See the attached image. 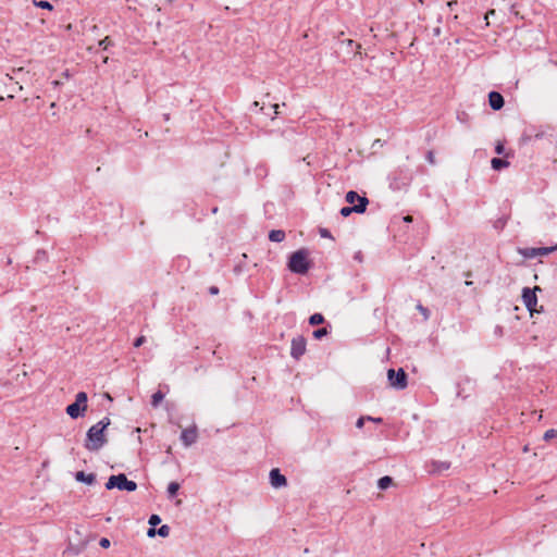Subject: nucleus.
Here are the masks:
<instances>
[{
    "label": "nucleus",
    "mask_w": 557,
    "mask_h": 557,
    "mask_svg": "<svg viewBox=\"0 0 557 557\" xmlns=\"http://www.w3.org/2000/svg\"><path fill=\"white\" fill-rule=\"evenodd\" d=\"M368 421H372V422H375V423H382V418H373V417H366Z\"/></svg>",
    "instance_id": "obj_38"
},
{
    "label": "nucleus",
    "mask_w": 557,
    "mask_h": 557,
    "mask_svg": "<svg viewBox=\"0 0 557 557\" xmlns=\"http://www.w3.org/2000/svg\"><path fill=\"white\" fill-rule=\"evenodd\" d=\"M156 534H158V533H157V530H156V529H153V528H150V529L148 530V532H147V535H148L149 537H153Z\"/></svg>",
    "instance_id": "obj_39"
},
{
    "label": "nucleus",
    "mask_w": 557,
    "mask_h": 557,
    "mask_svg": "<svg viewBox=\"0 0 557 557\" xmlns=\"http://www.w3.org/2000/svg\"><path fill=\"white\" fill-rule=\"evenodd\" d=\"M157 533L161 537H166L170 534V527L168 524H163L157 530Z\"/></svg>",
    "instance_id": "obj_26"
},
{
    "label": "nucleus",
    "mask_w": 557,
    "mask_h": 557,
    "mask_svg": "<svg viewBox=\"0 0 557 557\" xmlns=\"http://www.w3.org/2000/svg\"><path fill=\"white\" fill-rule=\"evenodd\" d=\"M277 108H278V104H275V106H274L275 114H277Z\"/></svg>",
    "instance_id": "obj_45"
},
{
    "label": "nucleus",
    "mask_w": 557,
    "mask_h": 557,
    "mask_svg": "<svg viewBox=\"0 0 557 557\" xmlns=\"http://www.w3.org/2000/svg\"><path fill=\"white\" fill-rule=\"evenodd\" d=\"M87 399H88L87 394L85 392H79L76 394L74 403L82 406V411H86L87 410Z\"/></svg>",
    "instance_id": "obj_17"
},
{
    "label": "nucleus",
    "mask_w": 557,
    "mask_h": 557,
    "mask_svg": "<svg viewBox=\"0 0 557 557\" xmlns=\"http://www.w3.org/2000/svg\"><path fill=\"white\" fill-rule=\"evenodd\" d=\"M34 4L38 8H41V9H46V10H52L53 7L50 2L48 1H44V0H40V1H37V0H34Z\"/></svg>",
    "instance_id": "obj_25"
},
{
    "label": "nucleus",
    "mask_w": 557,
    "mask_h": 557,
    "mask_svg": "<svg viewBox=\"0 0 557 557\" xmlns=\"http://www.w3.org/2000/svg\"><path fill=\"white\" fill-rule=\"evenodd\" d=\"M346 201L352 206L360 203V200L368 199L364 196H359L356 191L350 190L346 194Z\"/></svg>",
    "instance_id": "obj_14"
},
{
    "label": "nucleus",
    "mask_w": 557,
    "mask_h": 557,
    "mask_svg": "<svg viewBox=\"0 0 557 557\" xmlns=\"http://www.w3.org/2000/svg\"><path fill=\"white\" fill-rule=\"evenodd\" d=\"M431 471L433 473H440L442 471H446L449 469L450 463L447 461H432L431 463Z\"/></svg>",
    "instance_id": "obj_13"
},
{
    "label": "nucleus",
    "mask_w": 557,
    "mask_h": 557,
    "mask_svg": "<svg viewBox=\"0 0 557 557\" xmlns=\"http://www.w3.org/2000/svg\"><path fill=\"white\" fill-rule=\"evenodd\" d=\"M491 164L494 170L498 171L504 168H507L509 165V162L504 159L494 158V159H492Z\"/></svg>",
    "instance_id": "obj_18"
},
{
    "label": "nucleus",
    "mask_w": 557,
    "mask_h": 557,
    "mask_svg": "<svg viewBox=\"0 0 557 557\" xmlns=\"http://www.w3.org/2000/svg\"><path fill=\"white\" fill-rule=\"evenodd\" d=\"M22 71H23V69H22V67H18L17 70H14L13 72H14V73H15V72H16V73H20V72H22Z\"/></svg>",
    "instance_id": "obj_44"
},
{
    "label": "nucleus",
    "mask_w": 557,
    "mask_h": 557,
    "mask_svg": "<svg viewBox=\"0 0 557 557\" xmlns=\"http://www.w3.org/2000/svg\"><path fill=\"white\" fill-rule=\"evenodd\" d=\"M111 40L109 37H106L104 39L99 41V46L102 47V49H107L111 45Z\"/></svg>",
    "instance_id": "obj_29"
},
{
    "label": "nucleus",
    "mask_w": 557,
    "mask_h": 557,
    "mask_svg": "<svg viewBox=\"0 0 557 557\" xmlns=\"http://www.w3.org/2000/svg\"><path fill=\"white\" fill-rule=\"evenodd\" d=\"M84 412L85 411H82V406L76 403H73L66 407V413L72 419H77L78 417L83 416Z\"/></svg>",
    "instance_id": "obj_12"
},
{
    "label": "nucleus",
    "mask_w": 557,
    "mask_h": 557,
    "mask_svg": "<svg viewBox=\"0 0 557 557\" xmlns=\"http://www.w3.org/2000/svg\"><path fill=\"white\" fill-rule=\"evenodd\" d=\"M164 394L161 391L156 392L151 397V405L153 407H158L159 404L163 400Z\"/></svg>",
    "instance_id": "obj_22"
},
{
    "label": "nucleus",
    "mask_w": 557,
    "mask_h": 557,
    "mask_svg": "<svg viewBox=\"0 0 557 557\" xmlns=\"http://www.w3.org/2000/svg\"><path fill=\"white\" fill-rule=\"evenodd\" d=\"M543 438L545 441H550L553 438H557V430H554V429H549L547 430L545 433H544V436Z\"/></svg>",
    "instance_id": "obj_27"
},
{
    "label": "nucleus",
    "mask_w": 557,
    "mask_h": 557,
    "mask_svg": "<svg viewBox=\"0 0 557 557\" xmlns=\"http://www.w3.org/2000/svg\"><path fill=\"white\" fill-rule=\"evenodd\" d=\"M306 351V339L302 336H297L292 341L290 355L298 360Z\"/></svg>",
    "instance_id": "obj_7"
},
{
    "label": "nucleus",
    "mask_w": 557,
    "mask_h": 557,
    "mask_svg": "<svg viewBox=\"0 0 557 557\" xmlns=\"http://www.w3.org/2000/svg\"><path fill=\"white\" fill-rule=\"evenodd\" d=\"M364 421H367V418H366V417H360V418L357 420V422H356V426H357L358 429H361V428L363 426V424H364Z\"/></svg>",
    "instance_id": "obj_37"
},
{
    "label": "nucleus",
    "mask_w": 557,
    "mask_h": 557,
    "mask_svg": "<svg viewBox=\"0 0 557 557\" xmlns=\"http://www.w3.org/2000/svg\"><path fill=\"white\" fill-rule=\"evenodd\" d=\"M180 490V484L177 482H171L168 485V495L170 498L174 497Z\"/></svg>",
    "instance_id": "obj_21"
},
{
    "label": "nucleus",
    "mask_w": 557,
    "mask_h": 557,
    "mask_svg": "<svg viewBox=\"0 0 557 557\" xmlns=\"http://www.w3.org/2000/svg\"><path fill=\"white\" fill-rule=\"evenodd\" d=\"M327 334H329V330L326 327H321L313 332V337L315 339H321L322 337L326 336Z\"/></svg>",
    "instance_id": "obj_24"
},
{
    "label": "nucleus",
    "mask_w": 557,
    "mask_h": 557,
    "mask_svg": "<svg viewBox=\"0 0 557 557\" xmlns=\"http://www.w3.org/2000/svg\"><path fill=\"white\" fill-rule=\"evenodd\" d=\"M75 479L88 485H92L96 482V475L94 473H85L84 471L76 472Z\"/></svg>",
    "instance_id": "obj_11"
},
{
    "label": "nucleus",
    "mask_w": 557,
    "mask_h": 557,
    "mask_svg": "<svg viewBox=\"0 0 557 557\" xmlns=\"http://www.w3.org/2000/svg\"><path fill=\"white\" fill-rule=\"evenodd\" d=\"M404 221L407 222V223L412 222V216L411 215H406L404 218Z\"/></svg>",
    "instance_id": "obj_42"
},
{
    "label": "nucleus",
    "mask_w": 557,
    "mask_h": 557,
    "mask_svg": "<svg viewBox=\"0 0 557 557\" xmlns=\"http://www.w3.org/2000/svg\"><path fill=\"white\" fill-rule=\"evenodd\" d=\"M161 522V518L158 515H151L148 523L152 527L158 525Z\"/></svg>",
    "instance_id": "obj_28"
},
{
    "label": "nucleus",
    "mask_w": 557,
    "mask_h": 557,
    "mask_svg": "<svg viewBox=\"0 0 557 557\" xmlns=\"http://www.w3.org/2000/svg\"><path fill=\"white\" fill-rule=\"evenodd\" d=\"M387 379L389 385L396 389H405L407 387V374L401 368L398 371L389 369L387 371Z\"/></svg>",
    "instance_id": "obj_4"
},
{
    "label": "nucleus",
    "mask_w": 557,
    "mask_h": 557,
    "mask_svg": "<svg viewBox=\"0 0 557 557\" xmlns=\"http://www.w3.org/2000/svg\"><path fill=\"white\" fill-rule=\"evenodd\" d=\"M354 258H355V260L361 262L362 261V253L360 251H358V252L355 253Z\"/></svg>",
    "instance_id": "obj_40"
},
{
    "label": "nucleus",
    "mask_w": 557,
    "mask_h": 557,
    "mask_svg": "<svg viewBox=\"0 0 557 557\" xmlns=\"http://www.w3.org/2000/svg\"><path fill=\"white\" fill-rule=\"evenodd\" d=\"M285 238V232L282 230H272L269 234V239L271 242L281 243Z\"/></svg>",
    "instance_id": "obj_16"
},
{
    "label": "nucleus",
    "mask_w": 557,
    "mask_h": 557,
    "mask_svg": "<svg viewBox=\"0 0 557 557\" xmlns=\"http://www.w3.org/2000/svg\"><path fill=\"white\" fill-rule=\"evenodd\" d=\"M107 490L117 488L120 491L134 492L137 488V484L126 478L125 474L120 473L117 475H111L107 483Z\"/></svg>",
    "instance_id": "obj_3"
},
{
    "label": "nucleus",
    "mask_w": 557,
    "mask_h": 557,
    "mask_svg": "<svg viewBox=\"0 0 557 557\" xmlns=\"http://www.w3.org/2000/svg\"><path fill=\"white\" fill-rule=\"evenodd\" d=\"M308 251L299 249L292 253L288 261V269L296 274H306L309 270Z\"/></svg>",
    "instance_id": "obj_2"
},
{
    "label": "nucleus",
    "mask_w": 557,
    "mask_h": 557,
    "mask_svg": "<svg viewBox=\"0 0 557 557\" xmlns=\"http://www.w3.org/2000/svg\"><path fill=\"white\" fill-rule=\"evenodd\" d=\"M146 338L145 336H139L138 338H136V341L134 342V346L135 347H140L144 343H145Z\"/></svg>",
    "instance_id": "obj_35"
},
{
    "label": "nucleus",
    "mask_w": 557,
    "mask_h": 557,
    "mask_svg": "<svg viewBox=\"0 0 557 557\" xmlns=\"http://www.w3.org/2000/svg\"><path fill=\"white\" fill-rule=\"evenodd\" d=\"M488 103L493 110H500L504 107V98L497 91H491L488 94Z\"/></svg>",
    "instance_id": "obj_10"
},
{
    "label": "nucleus",
    "mask_w": 557,
    "mask_h": 557,
    "mask_svg": "<svg viewBox=\"0 0 557 557\" xmlns=\"http://www.w3.org/2000/svg\"><path fill=\"white\" fill-rule=\"evenodd\" d=\"M270 483L272 487L274 488H281L283 486H286L287 480L286 478L280 472L278 469H272L270 471Z\"/></svg>",
    "instance_id": "obj_9"
},
{
    "label": "nucleus",
    "mask_w": 557,
    "mask_h": 557,
    "mask_svg": "<svg viewBox=\"0 0 557 557\" xmlns=\"http://www.w3.org/2000/svg\"><path fill=\"white\" fill-rule=\"evenodd\" d=\"M518 252L524 257L525 259H533V258H536L539 257L537 256V250L536 248L534 247H528V248H519L518 249Z\"/></svg>",
    "instance_id": "obj_15"
},
{
    "label": "nucleus",
    "mask_w": 557,
    "mask_h": 557,
    "mask_svg": "<svg viewBox=\"0 0 557 557\" xmlns=\"http://www.w3.org/2000/svg\"><path fill=\"white\" fill-rule=\"evenodd\" d=\"M368 203H369L368 199L360 200V203H357V205L351 206V207H344V208H342L341 209V214L346 218V216L350 215L352 212H355V213H363L367 210Z\"/></svg>",
    "instance_id": "obj_8"
},
{
    "label": "nucleus",
    "mask_w": 557,
    "mask_h": 557,
    "mask_svg": "<svg viewBox=\"0 0 557 557\" xmlns=\"http://www.w3.org/2000/svg\"><path fill=\"white\" fill-rule=\"evenodd\" d=\"M392 483L393 479L388 475H385L377 481V486L380 490H386L392 485Z\"/></svg>",
    "instance_id": "obj_19"
},
{
    "label": "nucleus",
    "mask_w": 557,
    "mask_h": 557,
    "mask_svg": "<svg viewBox=\"0 0 557 557\" xmlns=\"http://www.w3.org/2000/svg\"><path fill=\"white\" fill-rule=\"evenodd\" d=\"M426 160L430 164H435V156H434L433 151H429L426 153Z\"/></svg>",
    "instance_id": "obj_31"
},
{
    "label": "nucleus",
    "mask_w": 557,
    "mask_h": 557,
    "mask_svg": "<svg viewBox=\"0 0 557 557\" xmlns=\"http://www.w3.org/2000/svg\"><path fill=\"white\" fill-rule=\"evenodd\" d=\"M537 290H541L539 286H535L533 289L529 287H524L522 289V301L524 306L528 308V310L531 312V314L533 312H539V310L536 309L537 297L535 294Z\"/></svg>",
    "instance_id": "obj_5"
},
{
    "label": "nucleus",
    "mask_w": 557,
    "mask_h": 557,
    "mask_svg": "<svg viewBox=\"0 0 557 557\" xmlns=\"http://www.w3.org/2000/svg\"><path fill=\"white\" fill-rule=\"evenodd\" d=\"M198 430L194 424L187 429H184L181 433V441L185 447H189L197 442Z\"/></svg>",
    "instance_id": "obj_6"
},
{
    "label": "nucleus",
    "mask_w": 557,
    "mask_h": 557,
    "mask_svg": "<svg viewBox=\"0 0 557 557\" xmlns=\"http://www.w3.org/2000/svg\"><path fill=\"white\" fill-rule=\"evenodd\" d=\"M46 257V252L45 251H38L37 252V259H42Z\"/></svg>",
    "instance_id": "obj_41"
},
{
    "label": "nucleus",
    "mask_w": 557,
    "mask_h": 557,
    "mask_svg": "<svg viewBox=\"0 0 557 557\" xmlns=\"http://www.w3.org/2000/svg\"><path fill=\"white\" fill-rule=\"evenodd\" d=\"M492 15H495V10H488L484 16V20L486 21L485 25L488 26L490 23H488V18L492 17Z\"/></svg>",
    "instance_id": "obj_33"
},
{
    "label": "nucleus",
    "mask_w": 557,
    "mask_h": 557,
    "mask_svg": "<svg viewBox=\"0 0 557 557\" xmlns=\"http://www.w3.org/2000/svg\"><path fill=\"white\" fill-rule=\"evenodd\" d=\"M536 250H537V256H547L552 252L557 251V245L552 246V247H539V248H536Z\"/></svg>",
    "instance_id": "obj_20"
},
{
    "label": "nucleus",
    "mask_w": 557,
    "mask_h": 557,
    "mask_svg": "<svg viewBox=\"0 0 557 557\" xmlns=\"http://www.w3.org/2000/svg\"><path fill=\"white\" fill-rule=\"evenodd\" d=\"M319 233H320L321 237H324V238L332 237L330 231L326 228H320Z\"/></svg>",
    "instance_id": "obj_32"
},
{
    "label": "nucleus",
    "mask_w": 557,
    "mask_h": 557,
    "mask_svg": "<svg viewBox=\"0 0 557 557\" xmlns=\"http://www.w3.org/2000/svg\"><path fill=\"white\" fill-rule=\"evenodd\" d=\"M111 421L104 417L98 423L89 428L86 434L85 448L89 451H98L107 444L104 430L110 425Z\"/></svg>",
    "instance_id": "obj_1"
},
{
    "label": "nucleus",
    "mask_w": 557,
    "mask_h": 557,
    "mask_svg": "<svg viewBox=\"0 0 557 557\" xmlns=\"http://www.w3.org/2000/svg\"><path fill=\"white\" fill-rule=\"evenodd\" d=\"M504 150H505L504 145H503L502 143H498V144L496 145V147H495V151H496V153H497V154H502V153H504Z\"/></svg>",
    "instance_id": "obj_36"
},
{
    "label": "nucleus",
    "mask_w": 557,
    "mask_h": 557,
    "mask_svg": "<svg viewBox=\"0 0 557 557\" xmlns=\"http://www.w3.org/2000/svg\"><path fill=\"white\" fill-rule=\"evenodd\" d=\"M218 292H219L218 287H211L210 288V293L211 294H218Z\"/></svg>",
    "instance_id": "obj_43"
},
{
    "label": "nucleus",
    "mask_w": 557,
    "mask_h": 557,
    "mask_svg": "<svg viewBox=\"0 0 557 557\" xmlns=\"http://www.w3.org/2000/svg\"><path fill=\"white\" fill-rule=\"evenodd\" d=\"M99 545L102 547V548H109L110 547V541L109 539L107 537H102L99 542Z\"/></svg>",
    "instance_id": "obj_30"
},
{
    "label": "nucleus",
    "mask_w": 557,
    "mask_h": 557,
    "mask_svg": "<svg viewBox=\"0 0 557 557\" xmlns=\"http://www.w3.org/2000/svg\"><path fill=\"white\" fill-rule=\"evenodd\" d=\"M323 322H324V317L321 313H314L309 319V323L311 325L322 324Z\"/></svg>",
    "instance_id": "obj_23"
},
{
    "label": "nucleus",
    "mask_w": 557,
    "mask_h": 557,
    "mask_svg": "<svg viewBox=\"0 0 557 557\" xmlns=\"http://www.w3.org/2000/svg\"><path fill=\"white\" fill-rule=\"evenodd\" d=\"M418 310L424 315L425 319L429 317V311L426 308H424L422 305L417 306Z\"/></svg>",
    "instance_id": "obj_34"
}]
</instances>
